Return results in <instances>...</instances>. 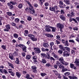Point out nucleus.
<instances>
[{"instance_id": "obj_27", "label": "nucleus", "mask_w": 79, "mask_h": 79, "mask_svg": "<svg viewBox=\"0 0 79 79\" xmlns=\"http://www.w3.org/2000/svg\"><path fill=\"white\" fill-rule=\"evenodd\" d=\"M64 45L66 47H68V46L69 45V44L68 43V40H66L65 41V43Z\"/></svg>"}, {"instance_id": "obj_39", "label": "nucleus", "mask_w": 79, "mask_h": 79, "mask_svg": "<svg viewBox=\"0 0 79 79\" xmlns=\"http://www.w3.org/2000/svg\"><path fill=\"white\" fill-rule=\"evenodd\" d=\"M18 8L19 9H21V8H23V5L22 4H19L18 5Z\"/></svg>"}, {"instance_id": "obj_13", "label": "nucleus", "mask_w": 79, "mask_h": 79, "mask_svg": "<svg viewBox=\"0 0 79 79\" xmlns=\"http://www.w3.org/2000/svg\"><path fill=\"white\" fill-rule=\"evenodd\" d=\"M16 75L17 76L18 78H20L21 77V73L20 72H16Z\"/></svg>"}, {"instance_id": "obj_53", "label": "nucleus", "mask_w": 79, "mask_h": 79, "mask_svg": "<svg viewBox=\"0 0 79 79\" xmlns=\"http://www.w3.org/2000/svg\"><path fill=\"white\" fill-rule=\"evenodd\" d=\"M6 14H7L8 16H11V15H12V13L10 12H7Z\"/></svg>"}, {"instance_id": "obj_38", "label": "nucleus", "mask_w": 79, "mask_h": 79, "mask_svg": "<svg viewBox=\"0 0 79 79\" xmlns=\"http://www.w3.org/2000/svg\"><path fill=\"white\" fill-rule=\"evenodd\" d=\"M34 63L36 65H39V62H38V61H37L35 60H34Z\"/></svg>"}, {"instance_id": "obj_59", "label": "nucleus", "mask_w": 79, "mask_h": 79, "mask_svg": "<svg viewBox=\"0 0 79 79\" xmlns=\"http://www.w3.org/2000/svg\"><path fill=\"white\" fill-rule=\"evenodd\" d=\"M50 54H47V58L48 59H50Z\"/></svg>"}, {"instance_id": "obj_1", "label": "nucleus", "mask_w": 79, "mask_h": 79, "mask_svg": "<svg viewBox=\"0 0 79 79\" xmlns=\"http://www.w3.org/2000/svg\"><path fill=\"white\" fill-rule=\"evenodd\" d=\"M29 13H30L31 15H34V16H37V15L35 13V11L34 10L32 5H31V4H29Z\"/></svg>"}, {"instance_id": "obj_43", "label": "nucleus", "mask_w": 79, "mask_h": 79, "mask_svg": "<svg viewBox=\"0 0 79 79\" xmlns=\"http://www.w3.org/2000/svg\"><path fill=\"white\" fill-rule=\"evenodd\" d=\"M69 42H71V43H73V44H74L75 43V42H74V40H69Z\"/></svg>"}, {"instance_id": "obj_36", "label": "nucleus", "mask_w": 79, "mask_h": 79, "mask_svg": "<svg viewBox=\"0 0 79 79\" xmlns=\"http://www.w3.org/2000/svg\"><path fill=\"white\" fill-rule=\"evenodd\" d=\"M26 58L27 60H30L31 58V56L29 55H27Z\"/></svg>"}, {"instance_id": "obj_2", "label": "nucleus", "mask_w": 79, "mask_h": 79, "mask_svg": "<svg viewBox=\"0 0 79 79\" xmlns=\"http://www.w3.org/2000/svg\"><path fill=\"white\" fill-rule=\"evenodd\" d=\"M57 59L59 60V61H60L61 63L62 64L66 65H67L68 64V63L64 61V60L63 59V57L59 58V57H58V58Z\"/></svg>"}, {"instance_id": "obj_57", "label": "nucleus", "mask_w": 79, "mask_h": 79, "mask_svg": "<svg viewBox=\"0 0 79 79\" xmlns=\"http://www.w3.org/2000/svg\"><path fill=\"white\" fill-rule=\"evenodd\" d=\"M74 4H75V5L76 6H78V5H79V3L78 2H75L74 3Z\"/></svg>"}, {"instance_id": "obj_3", "label": "nucleus", "mask_w": 79, "mask_h": 79, "mask_svg": "<svg viewBox=\"0 0 79 79\" xmlns=\"http://www.w3.org/2000/svg\"><path fill=\"white\" fill-rule=\"evenodd\" d=\"M28 37H30L31 40H32V41H36L37 40V38L34 37V35H32L31 34H29L28 35Z\"/></svg>"}, {"instance_id": "obj_8", "label": "nucleus", "mask_w": 79, "mask_h": 79, "mask_svg": "<svg viewBox=\"0 0 79 79\" xmlns=\"http://www.w3.org/2000/svg\"><path fill=\"white\" fill-rule=\"evenodd\" d=\"M70 55V53H69L66 51H65L63 52V56H69Z\"/></svg>"}, {"instance_id": "obj_55", "label": "nucleus", "mask_w": 79, "mask_h": 79, "mask_svg": "<svg viewBox=\"0 0 79 79\" xmlns=\"http://www.w3.org/2000/svg\"><path fill=\"white\" fill-rule=\"evenodd\" d=\"M59 5H63V2L61 1H59Z\"/></svg>"}, {"instance_id": "obj_61", "label": "nucleus", "mask_w": 79, "mask_h": 79, "mask_svg": "<svg viewBox=\"0 0 79 79\" xmlns=\"http://www.w3.org/2000/svg\"><path fill=\"white\" fill-rule=\"evenodd\" d=\"M11 25H12L13 26H16V23H11Z\"/></svg>"}, {"instance_id": "obj_25", "label": "nucleus", "mask_w": 79, "mask_h": 79, "mask_svg": "<svg viewBox=\"0 0 79 79\" xmlns=\"http://www.w3.org/2000/svg\"><path fill=\"white\" fill-rule=\"evenodd\" d=\"M54 45V43L53 42H51L50 43V45L51 47V49H52V50H53V49H52V47Z\"/></svg>"}, {"instance_id": "obj_50", "label": "nucleus", "mask_w": 79, "mask_h": 79, "mask_svg": "<svg viewBox=\"0 0 79 79\" xmlns=\"http://www.w3.org/2000/svg\"><path fill=\"white\" fill-rule=\"evenodd\" d=\"M56 76H57L58 77V78H59V79H61V75L60 73L58 74Z\"/></svg>"}, {"instance_id": "obj_63", "label": "nucleus", "mask_w": 79, "mask_h": 79, "mask_svg": "<svg viewBox=\"0 0 79 79\" xmlns=\"http://www.w3.org/2000/svg\"><path fill=\"white\" fill-rule=\"evenodd\" d=\"M18 40H23V39L21 37H19L18 38Z\"/></svg>"}, {"instance_id": "obj_42", "label": "nucleus", "mask_w": 79, "mask_h": 79, "mask_svg": "<svg viewBox=\"0 0 79 79\" xmlns=\"http://www.w3.org/2000/svg\"><path fill=\"white\" fill-rule=\"evenodd\" d=\"M70 74V73L69 72H66L64 73V75L66 76H68Z\"/></svg>"}, {"instance_id": "obj_12", "label": "nucleus", "mask_w": 79, "mask_h": 79, "mask_svg": "<svg viewBox=\"0 0 79 79\" xmlns=\"http://www.w3.org/2000/svg\"><path fill=\"white\" fill-rule=\"evenodd\" d=\"M59 18L61 20H62V21H65L66 19L65 17L63 15H60L59 16Z\"/></svg>"}, {"instance_id": "obj_35", "label": "nucleus", "mask_w": 79, "mask_h": 79, "mask_svg": "<svg viewBox=\"0 0 79 79\" xmlns=\"http://www.w3.org/2000/svg\"><path fill=\"white\" fill-rule=\"evenodd\" d=\"M64 48L65 50H67L68 52H70V48L68 47H65Z\"/></svg>"}, {"instance_id": "obj_28", "label": "nucleus", "mask_w": 79, "mask_h": 79, "mask_svg": "<svg viewBox=\"0 0 79 79\" xmlns=\"http://www.w3.org/2000/svg\"><path fill=\"white\" fill-rule=\"evenodd\" d=\"M58 66L59 68L60 69H63L64 68V67L61 64H60V65H59Z\"/></svg>"}, {"instance_id": "obj_23", "label": "nucleus", "mask_w": 79, "mask_h": 79, "mask_svg": "<svg viewBox=\"0 0 79 79\" xmlns=\"http://www.w3.org/2000/svg\"><path fill=\"white\" fill-rule=\"evenodd\" d=\"M46 28L45 29V31L46 32H50L51 31V29H50V28H48L47 27H45Z\"/></svg>"}, {"instance_id": "obj_31", "label": "nucleus", "mask_w": 79, "mask_h": 79, "mask_svg": "<svg viewBox=\"0 0 79 79\" xmlns=\"http://www.w3.org/2000/svg\"><path fill=\"white\" fill-rule=\"evenodd\" d=\"M13 36L15 38L17 39L18 37V35L17 34L15 33L13 34Z\"/></svg>"}, {"instance_id": "obj_21", "label": "nucleus", "mask_w": 79, "mask_h": 79, "mask_svg": "<svg viewBox=\"0 0 79 79\" xmlns=\"http://www.w3.org/2000/svg\"><path fill=\"white\" fill-rule=\"evenodd\" d=\"M70 68H73L74 69H76V67L74 66V65L73 64H70Z\"/></svg>"}, {"instance_id": "obj_64", "label": "nucleus", "mask_w": 79, "mask_h": 79, "mask_svg": "<svg viewBox=\"0 0 79 79\" xmlns=\"http://www.w3.org/2000/svg\"><path fill=\"white\" fill-rule=\"evenodd\" d=\"M34 7H35L36 8L37 7H38V5L37 4H34Z\"/></svg>"}, {"instance_id": "obj_10", "label": "nucleus", "mask_w": 79, "mask_h": 79, "mask_svg": "<svg viewBox=\"0 0 79 79\" xmlns=\"http://www.w3.org/2000/svg\"><path fill=\"white\" fill-rule=\"evenodd\" d=\"M35 52V53H40V50L39 48H34Z\"/></svg>"}, {"instance_id": "obj_5", "label": "nucleus", "mask_w": 79, "mask_h": 79, "mask_svg": "<svg viewBox=\"0 0 79 79\" xmlns=\"http://www.w3.org/2000/svg\"><path fill=\"white\" fill-rule=\"evenodd\" d=\"M19 47H20L21 48L23 49V52H27V49H26V47L25 46L22 45L21 44H19L18 45Z\"/></svg>"}, {"instance_id": "obj_30", "label": "nucleus", "mask_w": 79, "mask_h": 79, "mask_svg": "<svg viewBox=\"0 0 79 79\" xmlns=\"http://www.w3.org/2000/svg\"><path fill=\"white\" fill-rule=\"evenodd\" d=\"M24 32H25L24 34V35L25 36H27V35L26 34H28L29 33V32H28V31H27V30H25Z\"/></svg>"}, {"instance_id": "obj_41", "label": "nucleus", "mask_w": 79, "mask_h": 79, "mask_svg": "<svg viewBox=\"0 0 79 79\" xmlns=\"http://www.w3.org/2000/svg\"><path fill=\"white\" fill-rule=\"evenodd\" d=\"M15 23H19V19L18 18L15 19Z\"/></svg>"}, {"instance_id": "obj_45", "label": "nucleus", "mask_w": 79, "mask_h": 79, "mask_svg": "<svg viewBox=\"0 0 79 79\" xmlns=\"http://www.w3.org/2000/svg\"><path fill=\"white\" fill-rule=\"evenodd\" d=\"M54 72V74H55V75L56 76L59 73H58V72L56 70H53V71Z\"/></svg>"}, {"instance_id": "obj_15", "label": "nucleus", "mask_w": 79, "mask_h": 79, "mask_svg": "<svg viewBox=\"0 0 79 79\" xmlns=\"http://www.w3.org/2000/svg\"><path fill=\"white\" fill-rule=\"evenodd\" d=\"M51 55L53 56V57H54L55 58H57V59L58 58V56H57L56 54L54 52H52L51 53Z\"/></svg>"}, {"instance_id": "obj_19", "label": "nucleus", "mask_w": 79, "mask_h": 79, "mask_svg": "<svg viewBox=\"0 0 79 79\" xmlns=\"http://www.w3.org/2000/svg\"><path fill=\"white\" fill-rule=\"evenodd\" d=\"M74 63L76 64L77 66H79V62L77 61V59L76 58L75 59V61L74 62Z\"/></svg>"}, {"instance_id": "obj_9", "label": "nucleus", "mask_w": 79, "mask_h": 79, "mask_svg": "<svg viewBox=\"0 0 79 79\" xmlns=\"http://www.w3.org/2000/svg\"><path fill=\"white\" fill-rule=\"evenodd\" d=\"M64 25L61 23H58L57 24V27L58 29H63L64 27Z\"/></svg>"}, {"instance_id": "obj_51", "label": "nucleus", "mask_w": 79, "mask_h": 79, "mask_svg": "<svg viewBox=\"0 0 79 79\" xmlns=\"http://www.w3.org/2000/svg\"><path fill=\"white\" fill-rule=\"evenodd\" d=\"M13 54L14 56H17V55H18V52H14L13 53Z\"/></svg>"}, {"instance_id": "obj_33", "label": "nucleus", "mask_w": 79, "mask_h": 79, "mask_svg": "<svg viewBox=\"0 0 79 79\" xmlns=\"http://www.w3.org/2000/svg\"><path fill=\"white\" fill-rule=\"evenodd\" d=\"M50 60L51 61L53 62L55 61V59L53 57H51L50 58Z\"/></svg>"}, {"instance_id": "obj_34", "label": "nucleus", "mask_w": 79, "mask_h": 79, "mask_svg": "<svg viewBox=\"0 0 79 79\" xmlns=\"http://www.w3.org/2000/svg\"><path fill=\"white\" fill-rule=\"evenodd\" d=\"M46 36L48 37H53V36L52 35H50V34H46Z\"/></svg>"}, {"instance_id": "obj_44", "label": "nucleus", "mask_w": 79, "mask_h": 79, "mask_svg": "<svg viewBox=\"0 0 79 79\" xmlns=\"http://www.w3.org/2000/svg\"><path fill=\"white\" fill-rule=\"evenodd\" d=\"M59 48H60V49H63L64 48V47L62 45H59Z\"/></svg>"}, {"instance_id": "obj_20", "label": "nucleus", "mask_w": 79, "mask_h": 79, "mask_svg": "<svg viewBox=\"0 0 79 79\" xmlns=\"http://www.w3.org/2000/svg\"><path fill=\"white\" fill-rule=\"evenodd\" d=\"M43 46H44L45 48H48L49 44L47 43H44L43 44Z\"/></svg>"}, {"instance_id": "obj_4", "label": "nucleus", "mask_w": 79, "mask_h": 79, "mask_svg": "<svg viewBox=\"0 0 79 79\" xmlns=\"http://www.w3.org/2000/svg\"><path fill=\"white\" fill-rule=\"evenodd\" d=\"M71 13H69V14H67V16L69 18H72L73 16H74L75 14L74 13V10L72 9L71 10Z\"/></svg>"}, {"instance_id": "obj_58", "label": "nucleus", "mask_w": 79, "mask_h": 79, "mask_svg": "<svg viewBox=\"0 0 79 79\" xmlns=\"http://www.w3.org/2000/svg\"><path fill=\"white\" fill-rule=\"evenodd\" d=\"M4 73L6 74H9V73L6 70L4 69Z\"/></svg>"}, {"instance_id": "obj_22", "label": "nucleus", "mask_w": 79, "mask_h": 79, "mask_svg": "<svg viewBox=\"0 0 79 79\" xmlns=\"http://www.w3.org/2000/svg\"><path fill=\"white\" fill-rule=\"evenodd\" d=\"M42 57L44 58H47V55L44 53H42L41 54Z\"/></svg>"}, {"instance_id": "obj_32", "label": "nucleus", "mask_w": 79, "mask_h": 79, "mask_svg": "<svg viewBox=\"0 0 79 79\" xmlns=\"http://www.w3.org/2000/svg\"><path fill=\"white\" fill-rule=\"evenodd\" d=\"M9 57L10 60H12L13 59V56L11 54H9Z\"/></svg>"}, {"instance_id": "obj_46", "label": "nucleus", "mask_w": 79, "mask_h": 79, "mask_svg": "<svg viewBox=\"0 0 79 79\" xmlns=\"http://www.w3.org/2000/svg\"><path fill=\"white\" fill-rule=\"evenodd\" d=\"M41 75L42 77H44L45 76H46V75H47V73H41Z\"/></svg>"}, {"instance_id": "obj_11", "label": "nucleus", "mask_w": 79, "mask_h": 79, "mask_svg": "<svg viewBox=\"0 0 79 79\" xmlns=\"http://www.w3.org/2000/svg\"><path fill=\"white\" fill-rule=\"evenodd\" d=\"M50 11H54V13H58V12H60V11L59 10H55V8H54V7H50Z\"/></svg>"}, {"instance_id": "obj_7", "label": "nucleus", "mask_w": 79, "mask_h": 79, "mask_svg": "<svg viewBox=\"0 0 79 79\" xmlns=\"http://www.w3.org/2000/svg\"><path fill=\"white\" fill-rule=\"evenodd\" d=\"M5 29H4V31H6L8 32L11 29L10 27V25L9 24H7L5 26Z\"/></svg>"}, {"instance_id": "obj_54", "label": "nucleus", "mask_w": 79, "mask_h": 79, "mask_svg": "<svg viewBox=\"0 0 79 79\" xmlns=\"http://www.w3.org/2000/svg\"><path fill=\"white\" fill-rule=\"evenodd\" d=\"M27 19L28 21H31L32 20V18L31 17H28L27 18Z\"/></svg>"}, {"instance_id": "obj_14", "label": "nucleus", "mask_w": 79, "mask_h": 79, "mask_svg": "<svg viewBox=\"0 0 79 79\" xmlns=\"http://www.w3.org/2000/svg\"><path fill=\"white\" fill-rule=\"evenodd\" d=\"M31 68L33 69V73H36L37 72V70H36L37 67H36L35 66H32L31 67Z\"/></svg>"}, {"instance_id": "obj_48", "label": "nucleus", "mask_w": 79, "mask_h": 79, "mask_svg": "<svg viewBox=\"0 0 79 79\" xmlns=\"http://www.w3.org/2000/svg\"><path fill=\"white\" fill-rule=\"evenodd\" d=\"M1 47L4 50H6V46L2 45L1 46Z\"/></svg>"}, {"instance_id": "obj_52", "label": "nucleus", "mask_w": 79, "mask_h": 79, "mask_svg": "<svg viewBox=\"0 0 79 79\" xmlns=\"http://www.w3.org/2000/svg\"><path fill=\"white\" fill-rule=\"evenodd\" d=\"M58 53H59L60 54H61V53H63V51H62L61 50H59L58 51Z\"/></svg>"}, {"instance_id": "obj_60", "label": "nucleus", "mask_w": 79, "mask_h": 79, "mask_svg": "<svg viewBox=\"0 0 79 79\" xmlns=\"http://www.w3.org/2000/svg\"><path fill=\"white\" fill-rule=\"evenodd\" d=\"M39 1H40V5H43V2H42V0H39Z\"/></svg>"}, {"instance_id": "obj_16", "label": "nucleus", "mask_w": 79, "mask_h": 79, "mask_svg": "<svg viewBox=\"0 0 79 79\" xmlns=\"http://www.w3.org/2000/svg\"><path fill=\"white\" fill-rule=\"evenodd\" d=\"M15 63L16 64H20V61H19V58H16Z\"/></svg>"}, {"instance_id": "obj_56", "label": "nucleus", "mask_w": 79, "mask_h": 79, "mask_svg": "<svg viewBox=\"0 0 79 79\" xmlns=\"http://www.w3.org/2000/svg\"><path fill=\"white\" fill-rule=\"evenodd\" d=\"M4 69H0V72L2 73H4Z\"/></svg>"}, {"instance_id": "obj_24", "label": "nucleus", "mask_w": 79, "mask_h": 79, "mask_svg": "<svg viewBox=\"0 0 79 79\" xmlns=\"http://www.w3.org/2000/svg\"><path fill=\"white\" fill-rule=\"evenodd\" d=\"M70 79H77V77L75 76H69V77Z\"/></svg>"}, {"instance_id": "obj_6", "label": "nucleus", "mask_w": 79, "mask_h": 79, "mask_svg": "<svg viewBox=\"0 0 79 79\" xmlns=\"http://www.w3.org/2000/svg\"><path fill=\"white\" fill-rule=\"evenodd\" d=\"M45 27H48L49 28H51L52 29V32H55L56 31V28L55 27H52L51 26L49 25H46L45 26Z\"/></svg>"}, {"instance_id": "obj_40", "label": "nucleus", "mask_w": 79, "mask_h": 79, "mask_svg": "<svg viewBox=\"0 0 79 79\" xmlns=\"http://www.w3.org/2000/svg\"><path fill=\"white\" fill-rule=\"evenodd\" d=\"M56 39L58 40H61V38H60V36L59 35H57L56 36Z\"/></svg>"}, {"instance_id": "obj_26", "label": "nucleus", "mask_w": 79, "mask_h": 79, "mask_svg": "<svg viewBox=\"0 0 79 79\" xmlns=\"http://www.w3.org/2000/svg\"><path fill=\"white\" fill-rule=\"evenodd\" d=\"M64 1L67 5H69L70 2L69 0H64Z\"/></svg>"}, {"instance_id": "obj_29", "label": "nucleus", "mask_w": 79, "mask_h": 79, "mask_svg": "<svg viewBox=\"0 0 79 79\" xmlns=\"http://www.w3.org/2000/svg\"><path fill=\"white\" fill-rule=\"evenodd\" d=\"M10 3L11 4H12V5H15L17 4V3H16V2L10 1Z\"/></svg>"}, {"instance_id": "obj_47", "label": "nucleus", "mask_w": 79, "mask_h": 79, "mask_svg": "<svg viewBox=\"0 0 79 79\" xmlns=\"http://www.w3.org/2000/svg\"><path fill=\"white\" fill-rule=\"evenodd\" d=\"M54 10H55V11H56L58 9V7L56 6H54Z\"/></svg>"}, {"instance_id": "obj_17", "label": "nucleus", "mask_w": 79, "mask_h": 79, "mask_svg": "<svg viewBox=\"0 0 79 79\" xmlns=\"http://www.w3.org/2000/svg\"><path fill=\"white\" fill-rule=\"evenodd\" d=\"M8 64L9 66H10V67H11V68L14 69V65H13V64L10 63L9 62H8Z\"/></svg>"}, {"instance_id": "obj_37", "label": "nucleus", "mask_w": 79, "mask_h": 79, "mask_svg": "<svg viewBox=\"0 0 79 79\" xmlns=\"http://www.w3.org/2000/svg\"><path fill=\"white\" fill-rule=\"evenodd\" d=\"M42 62L43 63L45 64L47 63V61L44 59H42Z\"/></svg>"}, {"instance_id": "obj_18", "label": "nucleus", "mask_w": 79, "mask_h": 79, "mask_svg": "<svg viewBox=\"0 0 79 79\" xmlns=\"http://www.w3.org/2000/svg\"><path fill=\"white\" fill-rule=\"evenodd\" d=\"M25 77L27 79H33L32 78L30 77V75H29V74H26Z\"/></svg>"}, {"instance_id": "obj_49", "label": "nucleus", "mask_w": 79, "mask_h": 79, "mask_svg": "<svg viewBox=\"0 0 79 79\" xmlns=\"http://www.w3.org/2000/svg\"><path fill=\"white\" fill-rule=\"evenodd\" d=\"M45 66L46 67H50V63H47L46 64Z\"/></svg>"}, {"instance_id": "obj_62", "label": "nucleus", "mask_w": 79, "mask_h": 79, "mask_svg": "<svg viewBox=\"0 0 79 79\" xmlns=\"http://www.w3.org/2000/svg\"><path fill=\"white\" fill-rule=\"evenodd\" d=\"M22 54L23 56V57H24V56H26V54L25 53H24V52H22Z\"/></svg>"}]
</instances>
